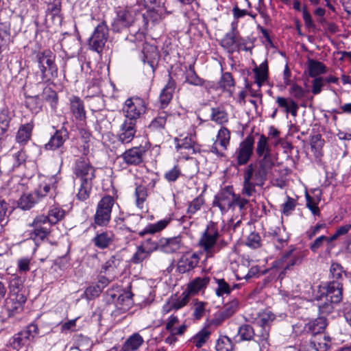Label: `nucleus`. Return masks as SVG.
Returning <instances> with one entry per match:
<instances>
[{
  "instance_id": "nucleus-1",
  "label": "nucleus",
  "mask_w": 351,
  "mask_h": 351,
  "mask_svg": "<svg viewBox=\"0 0 351 351\" xmlns=\"http://www.w3.org/2000/svg\"><path fill=\"white\" fill-rule=\"evenodd\" d=\"M256 154L258 159L249 164L243 171V186L241 193L247 197L253 196L256 186H263L272 174L277 157L271 152L268 138L261 134L256 143Z\"/></svg>"
},
{
  "instance_id": "nucleus-2",
  "label": "nucleus",
  "mask_w": 351,
  "mask_h": 351,
  "mask_svg": "<svg viewBox=\"0 0 351 351\" xmlns=\"http://www.w3.org/2000/svg\"><path fill=\"white\" fill-rule=\"evenodd\" d=\"M220 237L221 232L218 225L210 221L198 241V245L205 252L206 258L213 257L228 245L227 242L224 239H220Z\"/></svg>"
},
{
  "instance_id": "nucleus-3",
  "label": "nucleus",
  "mask_w": 351,
  "mask_h": 351,
  "mask_svg": "<svg viewBox=\"0 0 351 351\" xmlns=\"http://www.w3.org/2000/svg\"><path fill=\"white\" fill-rule=\"evenodd\" d=\"M342 284L339 281L330 282L324 291L315 298L316 305L322 314H329L333 310V304L339 303L342 299Z\"/></svg>"
},
{
  "instance_id": "nucleus-4",
  "label": "nucleus",
  "mask_w": 351,
  "mask_h": 351,
  "mask_svg": "<svg viewBox=\"0 0 351 351\" xmlns=\"http://www.w3.org/2000/svg\"><path fill=\"white\" fill-rule=\"evenodd\" d=\"M115 14L112 29L116 32H121L132 26L141 15L137 5L118 6L115 8Z\"/></svg>"
},
{
  "instance_id": "nucleus-5",
  "label": "nucleus",
  "mask_w": 351,
  "mask_h": 351,
  "mask_svg": "<svg viewBox=\"0 0 351 351\" xmlns=\"http://www.w3.org/2000/svg\"><path fill=\"white\" fill-rule=\"evenodd\" d=\"M56 56L49 49L38 51L36 55V61L40 72L43 82H48L58 77V68L55 64Z\"/></svg>"
},
{
  "instance_id": "nucleus-6",
  "label": "nucleus",
  "mask_w": 351,
  "mask_h": 351,
  "mask_svg": "<svg viewBox=\"0 0 351 351\" xmlns=\"http://www.w3.org/2000/svg\"><path fill=\"white\" fill-rule=\"evenodd\" d=\"M245 40L241 37L237 31V21H232L231 23V31L225 34L221 39L220 45L229 53L239 51L240 50L247 51L245 46Z\"/></svg>"
},
{
  "instance_id": "nucleus-7",
  "label": "nucleus",
  "mask_w": 351,
  "mask_h": 351,
  "mask_svg": "<svg viewBox=\"0 0 351 351\" xmlns=\"http://www.w3.org/2000/svg\"><path fill=\"white\" fill-rule=\"evenodd\" d=\"M115 200L110 195L104 196L97 203L96 212L94 215V224L106 227L111 219V213Z\"/></svg>"
},
{
  "instance_id": "nucleus-8",
  "label": "nucleus",
  "mask_w": 351,
  "mask_h": 351,
  "mask_svg": "<svg viewBox=\"0 0 351 351\" xmlns=\"http://www.w3.org/2000/svg\"><path fill=\"white\" fill-rule=\"evenodd\" d=\"M254 148V139L252 136H247L242 141L232 156L234 167H239L245 165L253 156Z\"/></svg>"
},
{
  "instance_id": "nucleus-9",
  "label": "nucleus",
  "mask_w": 351,
  "mask_h": 351,
  "mask_svg": "<svg viewBox=\"0 0 351 351\" xmlns=\"http://www.w3.org/2000/svg\"><path fill=\"white\" fill-rule=\"evenodd\" d=\"M147 110L146 103L140 97H131L126 99L123 107V112L125 119L136 123L141 115Z\"/></svg>"
},
{
  "instance_id": "nucleus-10",
  "label": "nucleus",
  "mask_w": 351,
  "mask_h": 351,
  "mask_svg": "<svg viewBox=\"0 0 351 351\" xmlns=\"http://www.w3.org/2000/svg\"><path fill=\"white\" fill-rule=\"evenodd\" d=\"M39 334L37 325L31 324L27 328L18 333L15 334L10 339V346L14 349L19 350L22 347L27 345L29 341L34 340V337Z\"/></svg>"
},
{
  "instance_id": "nucleus-11",
  "label": "nucleus",
  "mask_w": 351,
  "mask_h": 351,
  "mask_svg": "<svg viewBox=\"0 0 351 351\" xmlns=\"http://www.w3.org/2000/svg\"><path fill=\"white\" fill-rule=\"evenodd\" d=\"M51 187L48 184L40 186L38 189L31 193H24L18 200V206L22 210H29L43 197L49 193Z\"/></svg>"
},
{
  "instance_id": "nucleus-12",
  "label": "nucleus",
  "mask_w": 351,
  "mask_h": 351,
  "mask_svg": "<svg viewBox=\"0 0 351 351\" xmlns=\"http://www.w3.org/2000/svg\"><path fill=\"white\" fill-rule=\"evenodd\" d=\"M73 173L79 182H93L95 178V169L85 157L76 160Z\"/></svg>"
},
{
  "instance_id": "nucleus-13",
  "label": "nucleus",
  "mask_w": 351,
  "mask_h": 351,
  "mask_svg": "<svg viewBox=\"0 0 351 351\" xmlns=\"http://www.w3.org/2000/svg\"><path fill=\"white\" fill-rule=\"evenodd\" d=\"M108 28L105 23H99L95 29L91 37L88 40L90 48L97 52L104 49L108 39Z\"/></svg>"
},
{
  "instance_id": "nucleus-14",
  "label": "nucleus",
  "mask_w": 351,
  "mask_h": 351,
  "mask_svg": "<svg viewBox=\"0 0 351 351\" xmlns=\"http://www.w3.org/2000/svg\"><path fill=\"white\" fill-rule=\"evenodd\" d=\"M147 151L148 147L146 145H141L126 149L121 155V158L128 165H139L143 162L145 156Z\"/></svg>"
},
{
  "instance_id": "nucleus-15",
  "label": "nucleus",
  "mask_w": 351,
  "mask_h": 351,
  "mask_svg": "<svg viewBox=\"0 0 351 351\" xmlns=\"http://www.w3.org/2000/svg\"><path fill=\"white\" fill-rule=\"evenodd\" d=\"M234 196L232 189L226 187L215 196L213 206H217L222 213H226L234 209Z\"/></svg>"
},
{
  "instance_id": "nucleus-16",
  "label": "nucleus",
  "mask_w": 351,
  "mask_h": 351,
  "mask_svg": "<svg viewBox=\"0 0 351 351\" xmlns=\"http://www.w3.org/2000/svg\"><path fill=\"white\" fill-rule=\"evenodd\" d=\"M304 257V254L302 251L292 247L281 257L278 262L280 267L287 270L294 265H300Z\"/></svg>"
},
{
  "instance_id": "nucleus-17",
  "label": "nucleus",
  "mask_w": 351,
  "mask_h": 351,
  "mask_svg": "<svg viewBox=\"0 0 351 351\" xmlns=\"http://www.w3.org/2000/svg\"><path fill=\"white\" fill-rule=\"evenodd\" d=\"M66 211L58 205L49 207L47 215H40L36 217V223H49L55 225L64 219Z\"/></svg>"
},
{
  "instance_id": "nucleus-18",
  "label": "nucleus",
  "mask_w": 351,
  "mask_h": 351,
  "mask_svg": "<svg viewBox=\"0 0 351 351\" xmlns=\"http://www.w3.org/2000/svg\"><path fill=\"white\" fill-rule=\"evenodd\" d=\"M200 254L194 253H186L182 255L177 263V271L180 274H184L193 270L199 264Z\"/></svg>"
},
{
  "instance_id": "nucleus-19",
  "label": "nucleus",
  "mask_w": 351,
  "mask_h": 351,
  "mask_svg": "<svg viewBox=\"0 0 351 351\" xmlns=\"http://www.w3.org/2000/svg\"><path fill=\"white\" fill-rule=\"evenodd\" d=\"M26 298L23 293H10L9 297L5 300V308L9 312L10 316L19 313L23 309Z\"/></svg>"
},
{
  "instance_id": "nucleus-20",
  "label": "nucleus",
  "mask_w": 351,
  "mask_h": 351,
  "mask_svg": "<svg viewBox=\"0 0 351 351\" xmlns=\"http://www.w3.org/2000/svg\"><path fill=\"white\" fill-rule=\"evenodd\" d=\"M91 241L97 248L105 250L114 243L115 234L111 230L97 232Z\"/></svg>"
},
{
  "instance_id": "nucleus-21",
  "label": "nucleus",
  "mask_w": 351,
  "mask_h": 351,
  "mask_svg": "<svg viewBox=\"0 0 351 351\" xmlns=\"http://www.w3.org/2000/svg\"><path fill=\"white\" fill-rule=\"evenodd\" d=\"M136 123L125 119L121 125L117 138L121 143H129L134 139L136 132Z\"/></svg>"
},
{
  "instance_id": "nucleus-22",
  "label": "nucleus",
  "mask_w": 351,
  "mask_h": 351,
  "mask_svg": "<svg viewBox=\"0 0 351 351\" xmlns=\"http://www.w3.org/2000/svg\"><path fill=\"white\" fill-rule=\"evenodd\" d=\"M61 11V0H49L47 2L46 14L51 16L55 25H61L62 24L63 16Z\"/></svg>"
},
{
  "instance_id": "nucleus-23",
  "label": "nucleus",
  "mask_w": 351,
  "mask_h": 351,
  "mask_svg": "<svg viewBox=\"0 0 351 351\" xmlns=\"http://www.w3.org/2000/svg\"><path fill=\"white\" fill-rule=\"evenodd\" d=\"M68 138L69 132L64 127H62L51 137L49 141L45 145V149L55 150L61 148Z\"/></svg>"
},
{
  "instance_id": "nucleus-24",
  "label": "nucleus",
  "mask_w": 351,
  "mask_h": 351,
  "mask_svg": "<svg viewBox=\"0 0 351 351\" xmlns=\"http://www.w3.org/2000/svg\"><path fill=\"white\" fill-rule=\"evenodd\" d=\"M34 127L33 120H31L29 123L21 124L16 134V142L21 146H25L31 140Z\"/></svg>"
},
{
  "instance_id": "nucleus-25",
  "label": "nucleus",
  "mask_w": 351,
  "mask_h": 351,
  "mask_svg": "<svg viewBox=\"0 0 351 351\" xmlns=\"http://www.w3.org/2000/svg\"><path fill=\"white\" fill-rule=\"evenodd\" d=\"M142 53V61L144 63L147 62L152 68L154 69L159 58V53L156 47L149 44H144Z\"/></svg>"
},
{
  "instance_id": "nucleus-26",
  "label": "nucleus",
  "mask_w": 351,
  "mask_h": 351,
  "mask_svg": "<svg viewBox=\"0 0 351 351\" xmlns=\"http://www.w3.org/2000/svg\"><path fill=\"white\" fill-rule=\"evenodd\" d=\"M179 323L178 317L173 314L171 315L165 322L166 330L173 335H182L186 330L187 326L184 323L178 326Z\"/></svg>"
},
{
  "instance_id": "nucleus-27",
  "label": "nucleus",
  "mask_w": 351,
  "mask_h": 351,
  "mask_svg": "<svg viewBox=\"0 0 351 351\" xmlns=\"http://www.w3.org/2000/svg\"><path fill=\"white\" fill-rule=\"evenodd\" d=\"M210 120L218 125H223L229 121L228 113L223 104L217 105L210 108Z\"/></svg>"
},
{
  "instance_id": "nucleus-28",
  "label": "nucleus",
  "mask_w": 351,
  "mask_h": 351,
  "mask_svg": "<svg viewBox=\"0 0 351 351\" xmlns=\"http://www.w3.org/2000/svg\"><path fill=\"white\" fill-rule=\"evenodd\" d=\"M168 76V82L164 88L162 90L159 97L160 107L162 108H165L172 99L173 94L176 88L175 81L172 79L170 75Z\"/></svg>"
},
{
  "instance_id": "nucleus-29",
  "label": "nucleus",
  "mask_w": 351,
  "mask_h": 351,
  "mask_svg": "<svg viewBox=\"0 0 351 351\" xmlns=\"http://www.w3.org/2000/svg\"><path fill=\"white\" fill-rule=\"evenodd\" d=\"M160 250L167 254L176 252L181 247V239L179 237L160 239Z\"/></svg>"
},
{
  "instance_id": "nucleus-30",
  "label": "nucleus",
  "mask_w": 351,
  "mask_h": 351,
  "mask_svg": "<svg viewBox=\"0 0 351 351\" xmlns=\"http://www.w3.org/2000/svg\"><path fill=\"white\" fill-rule=\"evenodd\" d=\"M70 108L72 114L77 121H84L86 111L83 101L77 96H72L69 99Z\"/></svg>"
},
{
  "instance_id": "nucleus-31",
  "label": "nucleus",
  "mask_w": 351,
  "mask_h": 351,
  "mask_svg": "<svg viewBox=\"0 0 351 351\" xmlns=\"http://www.w3.org/2000/svg\"><path fill=\"white\" fill-rule=\"evenodd\" d=\"M326 326V319L323 317H319L307 323L304 326V330L313 336L324 333V332Z\"/></svg>"
},
{
  "instance_id": "nucleus-32",
  "label": "nucleus",
  "mask_w": 351,
  "mask_h": 351,
  "mask_svg": "<svg viewBox=\"0 0 351 351\" xmlns=\"http://www.w3.org/2000/svg\"><path fill=\"white\" fill-rule=\"evenodd\" d=\"M210 282L208 276L197 277L188 284L185 292H189V296L195 295L201 291H204Z\"/></svg>"
},
{
  "instance_id": "nucleus-33",
  "label": "nucleus",
  "mask_w": 351,
  "mask_h": 351,
  "mask_svg": "<svg viewBox=\"0 0 351 351\" xmlns=\"http://www.w3.org/2000/svg\"><path fill=\"white\" fill-rule=\"evenodd\" d=\"M330 339L325 333L313 335L311 339V347L315 351H326L329 348Z\"/></svg>"
},
{
  "instance_id": "nucleus-34",
  "label": "nucleus",
  "mask_w": 351,
  "mask_h": 351,
  "mask_svg": "<svg viewBox=\"0 0 351 351\" xmlns=\"http://www.w3.org/2000/svg\"><path fill=\"white\" fill-rule=\"evenodd\" d=\"M143 219L140 215H129L125 216L121 220L123 221V230L130 232H137L138 226Z\"/></svg>"
},
{
  "instance_id": "nucleus-35",
  "label": "nucleus",
  "mask_w": 351,
  "mask_h": 351,
  "mask_svg": "<svg viewBox=\"0 0 351 351\" xmlns=\"http://www.w3.org/2000/svg\"><path fill=\"white\" fill-rule=\"evenodd\" d=\"M170 219H163L154 223L148 224L143 230L138 232L141 237L147 234H155L165 229L170 223Z\"/></svg>"
},
{
  "instance_id": "nucleus-36",
  "label": "nucleus",
  "mask_w": 351,
  "mask_h": 351,
  "mask_svg": "<svg viewBox=\"0 0 351 351\" xmlns=\"http://www.w3.org/2000/svg\"><path fill=\"white\" fill-rule=\"evenodd\" d=\"M45 223H36V218L34 219L32 223L30 224V226L34 228L32 232L30 233L31 239L37 241H43L47 237L50 231L48 228L42 226Z\"/></svg>"
},
{
  "instance_id": "nucleus-37",
  "label": "nucleus",
  "mask_w": 351,
  "mask_h": 351,
  "mask_svg": "<svg viewBox=\"0 0 351 351\" xmlns=\"http://www.w3.org/2000/svg\"><path fill=\"white\" fill-rule=\"evenodd\" d=\"M307 69L308 75L311 77H317L318 75L327 72V68L324 64L313 59L308 60Z\"/></svg>"
},
{
  "instance_id": "nucleus-38",
  "label": "nucleus",
  "mask_w": 351,
  "mask_h": 351,
  "mask_svg": "<svg viewBox=\"0 0 351 351\" xmlns=\"http://www.w3.org/2000/svg\"><path fill=\"white\" fill-rule=\"evenodd\" d=\"M269 234L271 235V241L276 249L281 250L287 245L289 238L284 230L282 231L280 228H276L272 232H269Z\"/></svg>"
},
{
  "instance_id": "nucleus-39",
  "label": "nucleus",
  "mask_w": 351,
  "mask_h": 351,
  "mask_svg": "<svg viewBox=\"0 0 351 351\" xmlns=\"http://www.w3.org/2000/svg\"><path fill=\"white\" fill-rule=\"evenodd\" d=\"M253 72L255 74V83L258 88H261L268 78V64L267 61L262 62L259 66H256L253 69Z\"/></svg>"
},
{
  "instance_id": "nucleus-40",
  "label": "nucleus",
  "mask_w": 351,
  "mask_h": 351,
  "mask_svg": "<svg viewBox=\"0 0 351 351\" xmlns=\"http://www.w3.org/2000/svg\"><path fill=\"white\" fill-rule=\"evenodd\" d=\"M143 343V337L139 334L135 333L127 339L123 346V350L124 351H135Z\"/></svg>"
},
{
  "instance_id": "nucleus-41",
  "label": "nucleus",
  "mask_w": 351,
  "mask_h": 351,
  "mask_svg": "<svg viewBox=\"0 0 351 351\" xmlns=\"http://www.w3.org/2000/svg\"><path fill=\"white\" fill-rule=\"evenodd\" d=\"M210 334V330L208 328L205 327L200 330L195 336H193L190 341L197 348H199L202 347L208 340Z\"/></svg>"
},
{
  "instance_id": "nucleus-42",
  "label": "nucleus",
  "mask_w": 351,
  "mask_h": 351,
  "mask_svg": "<svg viewBox=\"0 0 351 351\" xmlns=\"http://www.w3.org/2000/svg\"><path fill=\"white\" fill-rule=\"evenodd\" d=\"M169 115L166 112H160L149 123L148 128L151 131L160 130L165 128Z\"/></svg>"
},
{
  "instance_id": "nucleus-43",
  "label": "nucleus",
  "mask_w": 351,
  "mask_h": 351,
  "mask_svg": "<svg viewBox=\"0 0 351 351\" xmlns=\"http://www.w3.org/2000/svg\"><path fill=\"white\" fill-rule=\"evenodd\" d=\"M238 336L239 337L240 341L254 340V329L250 324H243L239 328Z\"/></svg>"
},
{
  "instance_id": "nucleus-44",
  "label": "nucleus",
  "mask_w": 351,
  "mask_h": 351,
  "mask_svg": "<svg viewBox=\"0 0 351 351\" xmlns=\"http://www.w3.org/2000/svg\"><path fill=\"white\" fill-rule=\"evenodd\" d=\"M11 119L9 110L3 108L0 112V136H3L8 132Z\"/></svg>"
},
{
  "instance_id": "nucleus-45",
  "label": "nucleus",
  "mask_w": 351,
  "mask_h": 351,
  "mask_svg": "<svg viewBox=\"0 0 351 351\" xmlns=\"http://www.w3.org/2000/svg\"><path fill=\"white\" fill-rule=\"evenodd\" d=\"M258 327L259 330L255 332L254 341L257 342L260 346L266 348L269 345V328L263 326Z\"/></svg>"
},
{
  "instance_id": "nucleus-46",
  "label": "nucleus",
  "mask_w": 351,
  "mask_h": 351,
  "mask_svg": "<svg viewBox=\"0 0 351 351\" xmlns=\"http://www.w3.org/2000/svg\"><path fill=\"white\" fill-rule=\"evenodd\" d=\"M186 82L194 86L205 85V86L207 87V84H205V81L200 78L197 75V73L195 71L194 67L192 65L189 66V70L186 73Z\"/></svg>"
},
{
  "instance_id": "nucleus-47",
  "label": "nucleus",
  "mask_w": 351,
  "mask_h": 351,
  "mask_svg": "<svg viewBox=\"0 0 351 351\" xmlns=\"http://www.w3.org/2000/svg\"><path fill=\"white\" fill-rule=\"evenodd\" d=\"M93 187V182H80V186L77 193V198L80 201L86 200L89 196Z\"/></svg>"
},
{
  "instance_id": "nucleus-48",
  "label": "nucleus",
  "mask_w": 351,
  "mask_h": 351,
  "mask_svg": "<svg viewBox=\"0 0 351 351\" xmlns=\"http://www.w3.org/2000/svg\"><path fill=\"white\" fill-rule=\"evenodd\" d=\"M204 198L199 195L190 202L186 210V214L189 218H191L197 211H199L204 205Z\"/></svg>"
},
{
  "instance_id": "nucleus-49",
  "label": "nucleus",
  "mask_w": 351,
  "mask_h": 351,
  "mask_svg": "<svg viewBox=\"0 0 351 351\" xmlns=\"http://www.w3.org/2000/svg\"><path fill=\"white\" fill-rule=\"evenodd\" d=\"M230 141V131L226 127L222 126L218 131L217 141L224 150L227 149Z\"/></svg>"
},
{
  "instance_id": "nucleus-50",
  "label": "nucleus",
  "mask_w": 351,
  "mask_h": 351,
  "mask_svg": "<svg viewBox=\"0 0 351 351\" xmlns=\"http://www.w3.org/2000/svg\"><path fill=\"white\" fill-rule=\"evenodd\" d=\"M149 256L150 254L144 250L142 246L138 245L135 252L130 259V263L135 265L142 264L143 262Z\"/></svg>"
},
{
  "instance_id": "nucleus-51",
  "label": "nucleus",
  "mask_w": 351,
  "mask_h": 351,
  "mask_svg": "<svg viewBox=\"0 0 351 351\" xmlns=\"http://www.w3.org/2000/svg\"><path fill=\"white\" fill-rule=\"evenodd\" d=\"M189 292L184 291L179 297L171 298L169 300L172 304L174 311H176L185 306L189 302Z\"/></svg>"
},
{
  "instance_id": "nucleus-52",
  "label": "nucleus",
  "mask_w": 351,
  "mask_h": 351,
  "mask_svg": "<svg viewBox=\"0 0 351 351\" xmlns=\"http://www.w3.org/2000/svg\"><path fill=\"white\" fill-rule=\"evenodd\" d=\"M275 318V315L271 311H263L258 315L257 324L258 326H263L269 328Z\"/></svg>"
},
{
  "instance_id": "nucleus-53",
  "label": "nucleus",
  "mask_w": 351,
  "mask_h": 351,
  "mask_svg": "<svg viewBox=\"0 0 351 351\" xmlns=\"http://www.w3.org/2000/svg\"><path fill=\"white\" fill-rule=\"evenodd\" d=\"M219 86L223 90L231 93V89L234 86V81L232 74L229 72L223 73L219 82Z\"/></svg>"
},
{
  "instance_id": "nucleus-54",
  "label": "nucleus",
  "mask_w": 351,
  "mask_h": 351,
  "mask_svg": "<svg viewBox=\"0 0 351 351\" xmlns=\"http://www.w3.org/2000/svg\"><path fill=\"white\" fill-rule=\"evenodd\" d=\"M215 280L217 285L215 293L218 297H222L223 295H228L231 293V286L223 278H215Z\"/></svg>"
},
{
  "instance_id": "nucleus-55",
  "label": "nucleus",
  "mask_w": 351,
  "mask_h": 351,
  "mask_svg": "<svg viewBox=\"0 0 351 351\" xmlns=\"http://www.w3.org/2000/svg\"><path fill=\"white\" fill-rule=\"evenodd\" d=\"M121 259L119 255L112 256L102 266L104 272H113L120 265Z\"/></svg>"
},
{
  "instance_id": "nucleus-56",
  "label": "nucleus",
  "mask_w": 351,
  "mask_h": 351,
  "mask_svg": "<svg viewBox=\"0 0 351 351\" xmlns=\"http://www.w3.org/2000/svg\"><path fill=\"white\" fill-rule=\"evenodd\" d=\"M25 104L26 107L34 114L39 112L42 108V101L38 96L28 97Z\"/></svg>"
},
{
  "instance_id": "nucleus-57",
  "label": "nucleus",
  "mask_w": 351,
  "mask_h": 351,
  "mask_svg": "<svg viewBox=\"0 0 351 351\" xmlns=\"http://www.w3.org/2000/svg\"><path fill=\"white\" fill-rule=\"evenodd\" d=\"M306 207L311 211L314 215L319 216L320 215V210L318 207V204L320 201V197L317 196L315 197L310 196L308 193L306 194Z\"/></svg>"
},
{
  "instance_id": "nucleus-58",
  "label": "nucleus",
  "mask_w": 351,
  "mask_h": 351,
  "mask_svg": "<svg viewBox=\"0 0 351 351\" xmlns=\"http://www.w3.org/2000/svg\"><path fill=\"white\" fill-rule=\"evenodd\" d=\"M215 347L217 351H232L234 345L228 337L223 336L217 341Z\"/></svg>"
},
{
  "instance_id": "nucleus-59",
  "label": "nucleus",
  "mask_w": 351,
  "mask_h": 351,
  "mask_svg": "<svg viewBox=\"0 0 351 351\" xmlns=\"http://www.w3.org/2000/svg\"><path fill=\"white\" fill-rule=\"evenodd\" d=\"M160 239L154 240L152 238H147L143 241L139 246H142L150 255L152 252L160 250Z\"/></svg>"
},
{
  "instance_id": "nucleus-60",
  "label": "nucleus",
  "mask_w": 351,
  "mask_h": 351,
  "mask_svg": "<svg viewBox=\"0 0 351 351\" xmlns=\"http://www.w3.org/2000/svg\"><path fill=\"white\" fill-rule=\"evenodd\" d=\"M330 273L335 281L340 282L339 280H342L343 276H346V271L343 267L337 263H332L330 268Z\"/></svg>"
},
{
  "instance_id": "nucleus-61",
  "label": "nucleus",
  "mask_w": 351,
  "mask_h": 351,
  "mask_svg": "<svg viewBox=\"0 0 351 351\" xmlns=\"http://www.w3.org/2000/svg\"><path fill=\"white\" fill-rule=\"evenodd\" d=\"M136 204L139 208H143V204L147 197V189L145 186L139 185L136 187Z\"/></svg>"
},
{
  "instance_id": "nucleus-62",
  "label": "nucleus",
  "mask_w": 351,
  "mask_h": 351,
  "mask_svg": "<svg viewBox=\"0 0 351 351\" xmlns=\"http://www.w3.org/2000/svg\"><path fill=\"white\" fill-rule=\"evenodd\" d=\"M239 306V301L238 299L234 298L230 302L224 304L221 311L230 318L238 310Z\"/></svg>"
},
{
  "instance_id": "nucleus-63",
  "label": "nucleus",
  "mask_w": 351,
  "mask_h": 351,
  "mask_svg": "<svg viewBox=\"0 0 351 351\" xmlns=\"http://www.w3.org/2000/svg\"><path fill=\"white\" fill-rule=\"evenodd\" d=\"M245 245L252 249L259 248L261 246V239L259 234L251 232L246 239Z\"/></svg>"
},
{
  "instance_id": "nucleus-64",
  "label": "nucleus",
  "mask_w": 351,
  "mask_h": 351,
  "mask_svg": "<svg viewBox=\"0 0 351 351\" xmlns=\"http://www.w3.org/2000/svg\"><path fill=\"white\" fill-rule=\"evenodd\" d=\"M131 43H134L136 47H140L141 45H144V44H147L145 43V36L143 32L137 31L134 34H130L126 38Z\"/></svg>"
}]
</instances>
